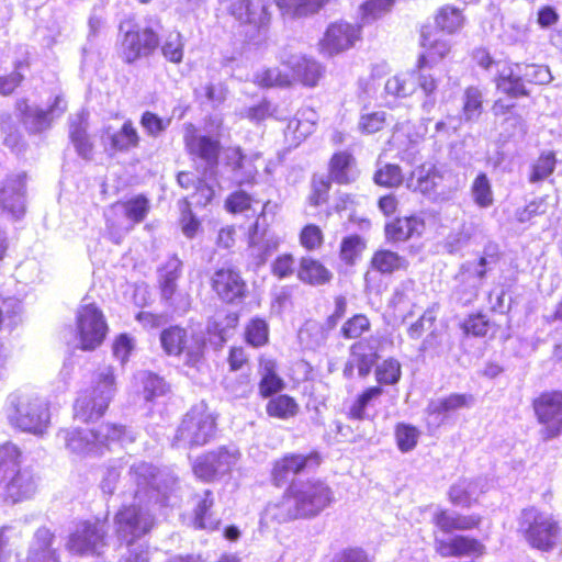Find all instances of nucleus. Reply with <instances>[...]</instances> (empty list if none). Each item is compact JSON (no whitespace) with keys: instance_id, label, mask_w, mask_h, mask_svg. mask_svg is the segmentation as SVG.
Wrapping results in <instances>:
<instances>
[{"instance_id":"nucleus-1","label":"nucleus","mask_w":562,"mask_h":562,"mask_svg":"<svg viewBox=\"0 0 562 562\" xmlns=\"http://www.w3.org/2000/svg\"><path fill=\"white\" fill-rule=\"evenodd\" d=\"M130 476L136 485L134 502L117 510L114 530L121 540L131 546L153 529L155 516L151 505H168L167 492L172 490L176 479L145 462L132 465Z\"/></svg>"},{"instance_id":"nucleus-2","label":"nucleus","mask_w":562,"mask_h":562,"mask_svg":"<svg viewBox=\"0 0 562 562\" xmlns=\"http://www.w3.org/2000/svg\"><path fill=\"white\" fill-rule=\"evenodd\" d=\"M19 449L7 442L0 446V498L18 503L31 498L36 492L32 472L20 468Z\"/></svg>"},{"instance_id":"nucleus-3","label":"nucleus","mask_w":562,"mask_h":562,"mask_svg":"<svg viewBox=\"0 0 562 562\" xmlns=\"http://www.w3.org/2000/svg\"><path fill=\"white\" fill-rule=\"evenodd\" d=\"M114 369L110 366L99 369L90 387L82 391L76 400L75 417L81 422L100 418L116 394Z\"/></svg>"},{"instance_id":"nucleus-4","label":"nucleus","mask_w":562,"mask_h":562,"mask_svg":"<svg viewBox=\"0 0 562 562\" xmlns=\"http://www.w3.org/2000/svg\"><path fill=\"white\" fill-rule=\"evenodd\" d=\"M4 412L10 424L23 431L40 435L49 424L46 403L19 390L7 396Z\"/></svg>"},{"instance_id":"nucleus-5","label":"nucleus","mask_w":562,"mask_h":562,"mask_svg":"<svg viewBox=\"0 0 562 562\" xmlns=\"http://www.w3.org/2000/svg\"><path fill=\"white\" fill-rule=\"evenodd\" d=\"M518 531L531 547L548 551L557 544L560 527L550 513L529 507L520 514Z\"/></svg>"},{"instance_id":"nucleus-6","label":"nucleus","mask_w":562,"mask_h":562,"mask_svg":"<svg viewBox=\"0 0 562 562\" xmlns=\"http://www.w3.org/2000/svg\"><path fill=\"white\" fill-rule=\"evenodd\" d=\"M286 492L301 518L318 515L333 502L330 487L319 480L294 482Z\"/></svg>"},{"instance_id":"nucleus-7","label":"nucleus","mask_w":562,"mask_h":562,"mask_svg":"<svg viewBox=\"0 0 562 562\" xmlns=\"http://www.w3.org/2000/svg\"><path fill=\"white\" fill-rule=\"evenodd\" d=\"M76 325L79 347L85 351L101 346L109 329L102 311L93 303L82 304L78 308Z\"/></svg>"},{"instance_id":"nucleus-8","label":"nucleus","mask_w":562,"mask_h":562,"mask_svg":"<svg viewBox=\"0 0 562 562\" xmlns=\"http://www.w3.org/2000/svg\"><path fill=\"white\" fill-rule=\"evenodd\" d=\"M215 432V419L203 406L192 408L183 418L175 437L178 446H202Z\"/></svg>"},{"instance_id":"nucleus-9","label":"nucleus","mask_w":562,"mask_h":562,"mask_svg":"<svg viewBox=\"0 0 562 562\" xmlns=\"http://www.w3.org/2000/svg\"><path fill=\"white\" fill-rule=\"evenodd\" d=\"M486 248L477 261H468L462 265L457 281L456 295L462 304L471 303L479 293L482 281L491 267L496 262L495 249Z\"/></svg>"},{"instance_id":"nucleus-10","label":"nucleus","mask_w":562,"mask_h":562,"mask_svg":"<svg viewBox=\"0 0 562 562\" xmlns=\"http://www.w3.org/2000/svg\"><path fill=\"white\" fill-rule=\"evenodd\" d=\"M105 525L100 520L82 521L69 535L67 549L72 554H99L104 547Z\"/></svg>"},{"instance_id":"nucleus-11","label":"nucleus","mask_w":562,"mask_h":562,"mask_svg":"<svg viewBox=\"0 0 562 562\" xmlns=\"http://www.w3.org/2000/svg\"><path fill=\"white\" fill-rule=\"evenodd\" d=\"M57 439L67 452L76 458L101 456L95 430L80 427L63 428L58 431Z\"/></svg>"},{"instance_id":"nucleus-12","label":"nucleus","mask_w":562,"mask_h":562,"mask_svg":"<svg viewBox=\"0 0 562 562\" xmlns=\"http://www.w3.org/2000/svg\"><path fill=\"white\" fill-rule=\"evenodd\" d=\"M360 40V26L347 22L328 25L319 42L324 55L333 56L351 48Z\"/></svg>"},{"instance_id":"nucleus-13","label":"nucleus","mask_w":562,"mask_h":562,"mask_svg":"<svg viewBox=\"0 0 562 562\" xmlns=\"http://www.w3.org/2000/svg\"><path fill=\"white\" fill-rule=\"evenodd\" d=\"M0 210L13 220L25 213V176L11 175L0 183Z\"/></svg>"},{"instance_id":"nucleus-14","label":"nucleus","mask_w":562,"mask_h":562,"mask_svg":"<svg viewBox=\"0 0 562 562\" xmlns=\"http://www.w3.org/2000/svg\"><path fill=\"white\" fill-rule=\"evenodd\" d=\"M536 416L549 437L562 431V392H546L533 402Z\"/></svg>"},{"instance_id":"nucleus-15","label":"nucleus","mask_w":562,"mask_h":562,"mask_svg":"<svg viewBox=\"0 0 562 562\" xmlns=\"http://www.w3.org/2000/svg\"><path fill=\"white\" fill-rule=\"evenodd\" d=\"M158 43V35L150 27L126 31L121 42V55L126 63H134L150 55Z\"/></svg>"},{"instance_id":"nucleus-16","label":"nucleus","mask_w":562,"mask_h":562,"mask_svg":"<svg viewBox=\"0 0 562 562\" xmlns=\"http://www.w3.org/2000/svg\"><path fill=\"white\" fill-rule=\"evenodd\" d=\"M269 9L270 4L267 0H238L232 3L229 13L240 24L261 31L270 24Z\"/></svg>"},{"instance_id":"nucleus-17","label":"nucleus","mask_w":562,"mask_h":562,"mask_svg":"<svg viewBox=\"0 0 562 562\" xmlns=\"http://www.w3.org/2000/svg\"><path fill=\"white\" fill-rule=\"evenodd\" d=\"M319 463L321 456L317 452H311L308 454H285L283 458L276 461L272 469V480L276 485L281 486L306 469L318 467Z\"/></svg>"},{"instance_id":"nucleus-18","label":"nucleus","mask_w":562,"mask_h":562,"mask_svg":"<svg viewBox=\"0 0 562 562\" xmlns=\"http://www.w3.org/2000/svg\"><path fill=\"white\" fill-rule=\"evenodd\" d=\"M67 108V103L61 95H56L54 103L43 110L35 105H29L26 102L19 104V111L26 128L32 133L42 132L50 126L55 117L60 116Z\"/></svg>"},{"instance_id":"nucleus-19","label":"nucleus","mask_w":562,"mask_h":562,"mask_svg":"<svg viewBox=\"0 0 562 562\" xmlns=\"http://www.w3.org/2000/svg\"><path fill=\"white\" fill-rule=\"evenodd\" d=\"M442 181L443 175L437 171L434 166L422 165L412 171L411 177L406 181V187L412 191L431 195L437 192V189H440ZM454 190L449 189L448 192L438 190V201L449 199L450 193Z\"/></svg>"},{"instance_id":"nucleus-20","label":"nucleus","mask_w":562,"mask_h":562,"mask_svg":"<svg viewBox=\"0 0 562 562\" xmlns=\"http://www.w3.org/2000/svg\"><path fill=\"white\" fill-rule=\"evenodd\" d=\"M161 346L168 355H180L187 351L189 356H196L204 346V337L202 335L192 334L188 337L187 330L173 326L165 329L160 335Z\"/></svg>"},{"instance_id":"nucleus-21","label":"nucleus","mask_w":562,"mask_h":562,"mask_svg":"<svg viewBox=\"0 0 562 562\" xmlns=\"http://www.w3.org/2000/svg\"><path fill=\"white\" fill-rule=\"evenodd\" d=\"M184 143L189 154L203 160L213 173L218 161L220 142L209 136L199 135L193 128H190L184 135Z\"/></svg>"},{"instance_id":"nucleus-22","label":"nucleus","mask_w":562,"mask_h":562,"mask_svg":"<svg viewBox=\"0 0 562 562\" xmlns=\"http://www.w3.org/2000/svg\"><path fill=\"white\" fill-rule=\"evenodd\" d=\"M497 75L495 83L498 91L510 98L528 95L529 92L524 85L521 69L519 64L497 63Z\"/></svg>"},{"instance_id":"nucleus-23","label":"nucleus","mask_w":562,"mask_h":562,"mask_svg":"<svg viewBox=\"0 0 562 562\" xmlns=\"http://www.w3.org/2000/svg\"><path fill=\"white\" fill-rule=\"evenodd\" d=\"M435 549L443 558L448 557H481L485 553V547L476 539L456 536L449 540L435 537Z\"/></svg>"},{"instance_id":"nucleus-24","label":"nucleus","mask_w":562,"mask_h":562,"mask_svg":"<svg viewBox=\"0 0 562 562\" xmlns=\"http://www.w3.org/2000/svg\"><path fill=\"white\" fill-rule=\"evenodd\" d=\"M212 286L218 296L226 302H233L235 299L241 297L246 291V283L240 274L231 268L218 269L212 278Z\"/></svg>"},{"instance_id":"nucleus-25","label":"nucleus","mask_w":562,"mask_h":562,"mask_svg":"<svg viewBox=\"0 0 562 562\" xmlns=\"http://www.w3.org/2000/svg\"><path fill=\"white\" fill-rule=\"evenodd\" d=\"M259 159V154L251 157L245 156L239 147H231L225 150V160L232 168L234 181L241 186L251 183L257 175V168L252 165Z\"/></svg>"},{"instance_id":"nucleus-26","label":"nucleus","mask_w":562,"mask_h":562,"mask_svg":"<svg viewBox=\"0 0 562 562\" xmlns=\"http://www.w3.org/2000/svg\"><path fill=\"white\" fill-rule=\"evenodd\" d=\"M282 64L291 69L292 79L300 80L303 85L314 87L322 76V66L314 59L302 55H291L282 59Z\"/></svg>"},{"instance_id":"nucleus-27","label":"nucleus","mask_w":562,"mask_h":562,"mask_svg":"<svg viewBox=\"0 0 562 562\" xmlns=\"http://www.w3.org/2000/svg\"><path fill=\"white\" fill-rule=\"evenodd\" d=\"M420 44L426 49V55H422L418 60V67L424 68L427 59H441L450 52V43L443 34L430 26H424L420 32Z\"/></svg>"},{"instance_id":"nucleus-28","label":"nucleus","mask_w":562,"mask_h":562,"mask_svg":"<svg viewBox=\"0 0 562 562\" xmlns=\"http://www.w3.org/2000/svg\"><path fill=\"white\" fill-rule=\"evenodd\" d=\"M375 361V348L366 341H358L351 347L350 358L345 366L344 374L350 378L353 369L357 368L359 376L364 378L370 373Z\"/></svg>"},{"instance_id":"nucleus-29","label":"nucleus","mask_w":562,"mask_h":562,"mask_svg":"<svg viewBox=\"0 0 562 562\" xmlns=\"http://www.w3.org/2000/svg\"><path fill=\"white\" fill-rule=\"evenodd\" d=\"M281 238L274 233H258V224L254 225V231L249 236V251L257 266L263 265L268 258L278 250Z\"/></svg>"},{"instance_id":"nucleus-30","label":"nucleus","mask_w":562,"mask_h":562,"mask_svg":"<svg viewBox=\"0 0 562 562\" xmlns=\"http://www.w3.org/2000/svg\"><path fill=\"white\" fill-rule=\"evenodd\" d=\"M108 234L112 241L120 244L134 228L125 211L119 202L112 204L104 212Z\"/></svg>"},{"instance_id":"nucleus-31","label":"nucleus","mask_w":562,"mask_h":562,"mask_svg":"<svg viewBox=\"0 0 562 562\" xmlns=\"http://www.w3.org/2000/svg\"><path fill=\"white\" fill-rule=\"evenodd\" d=\"M53 541L54 536L49 529H37L30 548L27 562H59L56 550L53 548Z\"/></svg>"},{"instance_id":"nucleus-32","label":"nucleus","mask_w":562,"mask_h":562,"mask_svg":"<svg viewBox=\"0 0 562 562\" xmlns=\"http://www.w3.org/2000/svg\"><path fill=\"white\" fill-rule=\"evenodd\" d=\"M301 518L288 492L278 503H270L265 508L260 522L269 527L271 524H281L291 519Z\"/></svg>"},{"instance_id":"nucleus-33","label":"nucleus","mask_w":562,"mask_h":562,"mask_svg":"<svg viewBox=\"0 0 562 562\" xmlns=\"http://www.w3.org/2000/svg\"><path fill=\"white\" fill-rule=\"evenodd\" d=\"M485 483L482 480H460L450 487L449 498L457 506H470L484 492Z\"/></svg>"},{"instance_id":"nucleus-34","label":"nucleus","mask_w":562,"mask_h":562,"mask_svg":"<svg viewBox=\"0 0 562 562\" xmlns=\"http://www.w3.org/2000/svg\"><path fill=\"white\" fill-rule=\"evenodd\" d=\"M297 278L311 285H322L331 280L333 273L321 261L303 257L300 261Z\"/></svg>"},{"instance_id":"nucleus-35","label":"nucleus","mask_w":562,"mask_h":562,"mask_svg":"<svg viewBox=\"0 0 562 562\" xmlns=\"http://www.w3.org/2000/svg\"><path fill=\"white\" fill-rule=\"evenodd\" d=\"M425 224L418 216L397 218L385 226V234L391 240H406L414 235H420Z\"/></svg>"},{"instance_id":"nucleus-36","label":"nucleus","mask_w":562,"mask_h":562,"mask_svg":"<svg viewBox=\"0 0 562 562\" xmlns=\"http://www.w3.org/2000/svg\"><path fill=\"white\" fill-rule=\"evenodd\" d=\"M95 431L99 447L101 448V454L113 443L125 445L133 442L135 439L131 430L116 424H102Z\"/></svg>"},{"instance_id":"nucleus-37","label":"nucleus","mask_w":562,"mask_h":562,"mask_svg":"<svg viewBox=\"0 0 562 562\" xmlns=\"http://www.w3.org/2000/svg\"><path fill=\"white\" fill-rule=\"evenodd\" d=\"M259 373L261 375L259 392L262 396L268 397L283 389L284 383L277 374V363L273 359L260 358Z\"/></svg>"},{"instance_id":"nucleus-38","label":"nucleus","mask_w":562,"mask_h":562,"mask_svg":"<svg viewBox=\"0 0 562 562\" xmlns=\"http://www.w3.org/2000/svg\"><path fill=\"white\" fill-rule=\"evenodd\" d=\"M330 177L338 183L355 181L358 171L355 168L353 157L346 151L335 154L330 161Z\"/></svg>"},{"instance_id":"nucleus-39","label":"nucleus","mask_w":562,"mask_h":562,"mask_svg":"<svg viewBox=\"0 0 562 562\" xmlns=\"http://www.w3.org/2000/svg\"><path fill=\"white\" fill-rule=\"evenodd\" d=\"M87 114L81 112L70 121L69 135L77 153L85 159L91 158L92 144L90 143L87 134Z\"/></svg>"},{"instance_id":"nucleus-40","label":"nucleus","mask_w":562,"mask_h":562,"mask_svg":"<svg viewBox=\"0 0 562 562\" xmlns=\"http://www.w3.org/2000/svg\"><path fill=\"white\" fill-rule=\"evenodd\" d=\"M214 504L211 491H204L203 495L198 496L194 509V527L198 529L214 530L220 520L213 516L211 508Z\"/></svg>"},{"instance_id":"nucleus-41","label":"nucleus","mask_w":562,"mask_h":562,"mask_svg":"<svg viewBox=\"0 0 562 562\" xmlns=\"http://www.w3.org/2000/svg\"><path fill=\"white\" fill-rule=\"evenodd\" d=\"M370 266L383 274H391L397 270L406 269L407 260L397 252L387 249L375 251L370 260Z\"/></svg>"},{"instance_id":"nucleus-42","label":"nucleus","mask_w":562,"mask_h":562,"mask_svg":"<svg viewBox=\"0 0 562 562\" xmlns=\"http://www.w3.org/2000/svg\"><path fill=\"white\" fill-rule=\"evenodd\" d=\"M103 137L110 140L113 149L121 151L137 147L139 143L138 133L131 121H126L120 131L113 133L106 128Z\"/></svg>"},{"instance_id":"nucleus-43","label":"nucleus","mask_w":562,"mask_h":562,"mask_svg":"<svg viewBox=\"0 0 562 562\" xmlns=\"http://www.w3.org/2000/svg\"><path fill=\"white\" fill-rule=\"evenodd\" d=\"M434 521L443 532L452 530H469L476 527L480 518L476 516L452 515L446 510H440L434 517Z\"/></svg>"},{"instance_id":"nucleus-44","label":"nucleus","mask_w":562,"mask_h":562,"mask_svg":"<svg viewBox=\"0 0 562 562\" xmlns=\"http://www.w3.org/2000/svg\"><path fill=\"white\" fill-rule=\"evenodd\" d=\"M137 390L146 402L154 401L156 397L164 395L167 391L164 380L148 371L138 372L135 375Z\"/></svg>"},{"instance_id":"nucleus-45","label":"nucleus","mask_w":562,"mask_h":562,"mask_svg":"<svg viewBox=\"0 0 562 562\" xmlns=\"http://www.w3.org/2000/svg\"><path fill=\"white\" fill-rule=\"evenodd\" d=\"M315 113L311 110H304L290 120L285 128V136L291 138L294 143H300L310 134L314 128Z\"/></svg>"},{"instance_id":"nucleus-46","label":"nucleus","mask_w":562,"mask_h":562,"mask_svg":"<svg viewBox=\"0 0 562 562\" xmlns=\"http://www.w3.org/2000/svg\"><path fill=\"white\" fill-rule=\"evenodd\" d=\"M472 402L473 398L471 395L451 394L445 398L431 401L427 406V412L430 415L448 414L450 412L468 407L472 404Z\"/></svg>"},{"instance_id":"nucleus-47","label":"nucleus","mask_w":562,"mask_h":562,"mask_svg":"<svg viewBox=\"0 0 562 562\" xmlns=\"http://www.w3.org/2000/svg\"><path fill=\"white\" fill-rule=\"evenodd\" d=\"M417 86V78L413 72H405L389 78L385 82V92L396 98L411 95Z\"/></svg>"},{"instance_id":"nucleus-48","label":"nucleus","mask_w":562,"mask_h":562,"mask_svg":"<svg viewBox=\"0 0 562 562\" xmlns=\"http://www.w3.org/2000/svg\"><path fill=\"white\" fill-rule=\"evenodd\" d=\"M326 0H276L283 15L303 16L316 12Z\"/></svg>"},{"instance_id":"nucleus-49","label":"nucleus","mask_w":562,"mask_h":562,"mask_svg":"<svg viewBox=\"0 0 562 562\" xmlns=\"http://www.w3.org/2000/svg\"><path fill=\"white\" fill-rule=\"evenodd\" d=\"M420 430L406 423H398L394 429V436L398 450L403 453L415 449L420 438Z\"/></svg>"},{"instance_id":"nucleus-50","label":"nucleus","mask_w":562,"mask_h":562,"mask_svg":"<svg viewBox=\"0 0 562 562\" xmlns=\"http://www.w3.org/2000/svg\"><path fill=\"white\" fill-rule=\"evenodd\" d=\"M119 203L134 227L147 217L150 210L149 200L144 195H136L126 201H120Z\"/></svg>"},{"instance_id":"nucleus-51","label":"nucleus","mask_w":562,"mask_h":562,"mask_svg":"<svg viewBox=\"0 0 562 562\" xmlns=\"http://www.w3.org/2000/svg\"><path fill=\"white\" fill-rule=\"evenodd\" d=\"M557 159L552 151L542 153L539 158L531 164L528 180L530 183H537L546 180L555 169Z\"/></svg>"},{"instance_id":"nucleus-52","label":"nucleus","mask_w":562,"mask_h":562,"mask_svg":"<svg viewBox=\"0 0 562 562\" xmlns=\"http://www.w3.org/2000/svg\"><path fill=\"white\" fill-rule=\"evenodd\" d=\"M366 249V241L359 235L344 237L340 244L339 257L348 266H352Z\"/></svg>"},{"instance_id":"nucleus-53","label":"nucleus","mask_w":562,"mask_h":562,"mask_svg":"<svg viewBox=\"0 0 562 562\" xmlns=\"http://www.w3.org/2000/svg\"><path fill=\"white\" fill-rule=\"evenodd\" d=\"M436 24L440 29L439 32L452 34L462 27L463 16L458 9L452 7H445L441 8L437 13Z\"/></svg>"},{"instance_id":"nucleus-54","label":"nucleus","mask_w":562,"mask_h":562,"mask_svg":"<svg viewBox=\"0 0 562 562\" xmlns=\"http://www.w3.org/2000/svg\"><path fill=\"white\" fill-rule=\"evenodd\" d=\"M299 409L295 401L288 395H279L271 398L267 404L269 416L286 419L296 415Z\"/></svg>"},{"instance_id":"nucleus-55","label":"nucleus","mask_w":562,"mask_h":562,"mask_svg":"<svg viewBox=\"0 0 562 562\" xmlns=\"http://www.w3.org/2000/svg\"><path fill=\"white\" fill-rule=\"evenodd\" d=\"M211 461H213L218 476L228 473L238 462L240 453L235 448H220L210 452Z\"/></svg>"},{"instance_id":"nucleus-56","label":"nucleus","mask_w":562,"mask_h":562,"mask_svg":"<svg viewBox=\"0 0 562 562\" xmlns=\"http://www.w3.org/2000/svg\"><path fill=\"white\" fill-rule=\"evenodd\" d=\"M483 94L477 87H469L463 95V116L467 121L476 120L482 113Z\"/></svg>"},{"instance_id":"nucleus-57","label":"nucleus","mask_w":562,"mask_h":562,"mask_svg":"<svg viewBox=\"0 0 562 562\" xmlns=\"http://www.w3.org/2000/svg\"><path fill=\"white\" fill-rule=\"evenodd\" d=\"M471 192L474 202L480 207H488L494 202L491 182L485 173L477 175L472 183Z\"/></svg>"},{"instance_id":"nucleus-58","label":"nucleus","mask_w":562,"mask_h":562,"mask_svg":"<svg viewBox=\"0 0 562 562\" xmlns=\"http://www.w3.org/2000/svg\"><path fill=\"white\" fill-rule=\"evenodd\" d=\"M291 81V74L284 72L277 67L260 70L255 75V82L261 87H285Z\"/></svg>"},{"instance_id":"nucleus-59","label":"nucleus","mask_w":562,"mask_h":562,"mask_svg":"<svg viewBox=\"0 0 562 562\" xmlns=\"http://www.w3.org/2000/svg\"><path fill=\"white\" fill-rule=\"evenodd\" d=\"M382 394V389L380 386H372L367 389L362 394L358 396V398L352 403L349 408V416L353 419H364L367 418V407L368 405L376 400Z\"/></svg>"},{"instance_id":"nucleus-60","label":"nucleus","mask_w":562,"mask_h":562,"mask_svg":"<svg viewBox=\"0 0 562 562\" xmlns=\"http://www.w3.org/2000/svg\"><path fill=\"white\" fill-rule=\"evenodd\" d=\"M247 342L254 347H261L268 342L269 327L266 321L254 318L246 327Z\"/></svg>"},{"instance_id":"nucleus-61","label":"nucleus","mask_w":562,"mask_h":562,"mask_svg":"<svg viewBox=\"0 0 562 562\" xmlns=\"http://www.w3.org/2000/svg\"><path fill=\"white\" fill-rule=\"evenodd\" d=\"M374 182L383 187H397L403 182L402 170L397 165L385 164L375 171Z\"/></svg>"},{"instance_id":"nucleus-62","label":"nucleus","mask_w":562,"mask_h":562,"mask_svg":"<svg viewBox=\"0 0 562 562\" xmlns=\"http://www.w3.org/2000/svg\"><path fill=\"white\" fill-rule=\"evenodd\" d=\"M519 67L521 69L524 85L526 82L546 85L552 80L551 72L547 66L519 64Z\"/></svg>"},{"instance_id":"nucleus-63","label":"nucleus","mask_w":562,"mask_h":562,"mask_svg":"<svg viewBox=\"0 0 562 562\" xmlns=\"http://www.w3.org/2000/svg\"><path fill=\"white\" fill-rule=\"evenodd\" d=\"M162 55L169 61L179 64L183 58V42L182 36L178 32H172L168 35L161 47Z\"/></svg>"},{"instance_id":"nucleus-64","label":"nucleus","mask_w":562,"mask_h":562,"mask_svg":"<svg viewBox=\"0 0 562 562\" xmlns=\"http://www.w3.org/2000/svg\"><path fill=\"white\" fill-rule=\"evenodd\" d=\"M376 380L383 384H395L401 378V364L395 359L384 360L376 367Z\"/></svg>"}]
</instances>
